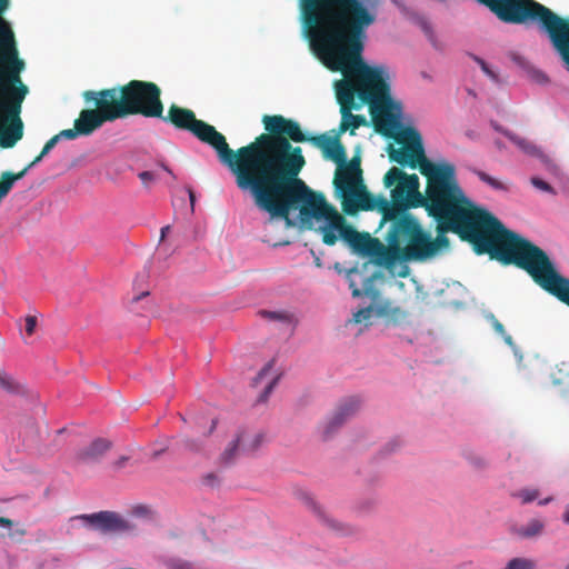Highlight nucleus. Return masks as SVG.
Wrapping results in <instances>:
<instances>
[{
  "label": "nucleus",
  "instance_id": "1",
  "mask_svg": "<svg viewBox=\"0 0 569 569\" xmlns=\"http://www.w3.org/2000/svg\"><path fill=\"white\" fill-rule=\"evenodd\" d=\"M426 193L419 191L417 174H408L397 167L383 177L391 190V201L370 193L363 182L359 162L352 161L339 171L337 187L345 191L343 212L353 216L359 211L377 210L387 219L409 214L410 208L422 207L438 223L439 236L446 231L468 241L477 254H489L502 264H515L550 295H555L565 277L555 268L548 254L538 246L506 229L490 212L473 206L460 188L452 163L440 162L426 176Z\"/></svg>",
  "mask_w": 569,
  "mask_h": 569
},
{
  "label": "nucleus",
  "instance_id": "2",
  "mask_svg": "<svg viewBox=\"0 0 569 569\" xmlns=\"http://www.w3.org/2000/svg\"><path fill=\"white\" fill-rule=\"evenodd\" d=\"M299 11L310 46L321 62L343 79L336 82L340 104V132L351 134L367 124L353 114L367 104L377 132L393 137L400 128L402 106L391 97L389 72L385 66L362 60L367 29L376 14L360 0H299Z\"/></svg>",
  "mask_w": 569,
  "mask_h": 569
},
{
  "label": "nucleus",
  "instance_id": "3",
  "mask_svg": "<svg viewBox=\"0 0 569 569\" xmlns=\"http://www.w3.org/2000/svg\"><path fill=\"white\" fill-rule=\"evenodd\" d=\"M178 129L190 131L201 142L209 144L218 154L219 160L233 174L236 186L250 196L257 190L284 148L287 139L279 137L281 132L299 138L298 128L287 121L283 116H263L262 123L268 133H261L247 146L232 150L226 137L213 126L199 120L192 110L171 104L167 116L160 118Z\"/></svg>",
  "mask_w": 569,
  "mask_h": 569
},
{
  "label": "nucleus",
  "instance_id": "4",
  "mask_svg": "<svg viewBox=\"0 0 569 569\" xmlns=\"http://www.w3.org/2000/svg\"><path fill=\"white\" fill-rule=\"evenodd\" d=\"M305 166L301 148L288 143L251 196L256 206L272 218L286 220L289 226H292L289 216L293 210H299L302 223H311L312 219L325 220L338 228L339 237L350 246L359 231L347 223L321 192L313 191L299 178Z\"/></svg>",
  "mask_w": 569,
  "mask_h": 569
},
{
  "label": "nucleus",
  "instance_id": "5",
  "mask_svg": "<svg viewBox=\"0 0 569 569\" xmlns=\"http://www.w3.org/2000/svg\"><path fill=\"white\" fill-rule=\"evenodd\" d=\"M381 216L383 222H391L386 236L387 246L367 232H359L349 246L359 254L372 257L378 266L392 268L397 262L425 261L449 246L446 236L432 239L412 214L397 216L395 219Z\"/></svg>",
  "mask_w": 569,
  "mask_h": 569
},
{
  "label": "nucleus",
  "instance_id": "6",
  "mask_svg": "<svg viewBox=\"0 0 569 569\" xmlns=\"http://www.w3.org/2000/svg\"><path fill=\"white\" fill-rule=\"evenodd\" d=\"M500 21L511 24L536 23L548 39L569 72V18L536 0H476Z\"/></svg>",
  "mask_w": 569,
  "mask_h": 569
},
{
  "label": "nucleus",
  "instance_id": "7",
  "mask_svg": "<svg viewBox=\"0 0 569 569\" xmlns=\"http://www.w3.org/2000/svg\"><path fill=\"white\" fill-rule=\"evenodd\" d=\"M119 119L129 116L161 118L164 106L160 87L151 81L130 80L122 86L106 89Z\"/></svg>",
  "mask_w": 569,
  "mask_h": 569
},
{
  "label": "nucleus",
  "instance_id": "8",
  "mask_svg": "<svg viewBox=\"0 0 569 569\" xmlns=\"http://www.w3.org/2000/svg\"><path fill=\"white\" fill-rule=\"evenodd\" d=\"M82 98L87 104H93L94 108L82 109L74 120L73 128L64 129L71 140L80 136H90L106 122L119 119L106 89L87 90L82 93Z\"/></svg>",
  "mask_w": 569,
  "mask_h": 569
},
{
  "label": "nucleus",
  "instance_id": "9",
  "mask_svg": "<svg viewBox=\"0 0 569 569\" xmlns=\"http://www.w3.org/2000/svg\"><path fill=\"white\" fill-rule=\"evenodd\" d=\"M92 529L101 533H121L132 529L129 521L113 511H99L81 517Z\"/></svg>",
  "mask_w": 569,
  "mask_h": 569
},
{
  "label": "nucleus",
  "instance_id": "10",
  "mask_svg": "<svg viewBox=\"0 0 569 569\" xmlns=\"http://www.w3.org/2000/svg\"><path fill=\"white\" fill-rule=\"evenodd\" d=\"M390 160L400 164L408 166L411 169L418 168L422 176H426L430 170L433 169L438 163L430 161L426 153L421 157L415 148L409 146H402L398 149H391L389 152Z\"/></svg>",
  "mask_w": 569,
  "mask_h": 569
},
{
  "label": "nucleus",
  "instance_id": "11",
  "mask_svg": "<svg viewBox=\"0 0 569 569\" xmlns=\"http://www.w3.org/2000/svg\"><path fill=\"white\" fill-rule=\"evenodd\" d=\"M361 400L358 397H349L340 401L335 412L326 423L323 433L329 437L340 428L349 418L353 417L360 409Z\"/></svg>",
  "mask_w": 569,
  "mask_h": 569
},
{
  "label": "nucleus",
  "instance_id": "12",
  "mask_svg": "<svg viewBox=\"0 0 569 569\" xmlns=\"http://www.w3.org/2000/svg\"><path fill=\"white\" fill-rule=\"evenodd\" d=\"M287 121H290L292 123L296 124V127L298 128V134L299 138H292V136L288 134V133H284V132H281L279 134V137H282L284 139H287L288 143L293 147L291 144V141L293 142H305V141H310L315 147L319 148L321 151H322V154L325 156L329 149L335 144V142L339 139V134H336V136H329L327 133H323V134H319V136H315V137H307L302 130H301V127L300 124L292 120V119H288V118H284Z\"/></svg>",
  "mask_w": 569,
  "mask_h": 569
},
{
  "label": "nucleus",
  "instance_id": "13",
  "mask_svg": "<svg viewBox=\"0 0 569 569\" xmlns=\"http://www.w3.org/2000/svg\"><path fill=\"white\" fill-rule=\"evenodd\" d=\"M323 157L326 159L335 161L338 164V168L336 170L335 178H333V186H335V190H336L338 197L341 200V206L343 207V200H345V197H347V196H346L345 191L340 190L336 184L339 171L347 168L352 161L357 160L360 163V159L355 157L349 162H346V158H347L346 149L342 146V143L340 142V139H338L335 142V144L329 149V151ZM359 168L361 169L360 166H359Z\"/></svg>",
  "mask_w": 569,
  "mask_h": 569
},
{
  "label": "nucleus",
  "instance_id": "14",
  "mask_svg": "<svg viewBox=\"0 0 569 569\" xmlns=\"http://www.w3.org/2000/svg\"><path fill=\"white\" fill-rule=\"evenodd\" d=\"M112 442L106 438H97L77 452V459L84 463L99 462L111 449Z\"/></svg>",
  "mask_w": 569,
  "mask_h": 569
},
{
  "label": "nucleus",
  "instance_id": "15",
  "mask_svg": "<svg viewBox=\"0 0 569 569\" xmlns=\"http://www.w3.org/2000/svg\"><path fill=\"white\" fill-rule=\"evenodd\" d=\"M302 500L306 502V505L310 506L315 512L319 516L320 520L333 532L341 535V536H350L356 532L355 528H352L350 525L342 523L333 518H330L328 515H326L320 507L316 505L313 499L307 495L301 493Z\"/></svg>",
  "mask_w": 569,
  "mask_h": 569
},
{
  "label": "nucleus",
  "instance_id": "16",
  "mask_svg": "<svg viewBox=\"0 0 569 569\" xmlns=\"http://www.w3.org/2000/svg\"><path fill=\"white\" fill-rule=\"evenodd\" d=\"M506 136L525 153L539 158L547 167L551 166V160L535 143L521 138L515 133L506 132Z\"/></svg>",
  "mask_w": 569,
  "mask_h": 569
},
{
  "label": "nucleus",
  "instance_id": "17",
  "mask_svg": "<svg viewBox=\"0 0 569 569\" xmlns=\"http://www.w3.org/2000/svg\"><path fill=\"white\" fill-rule=\"evenodd\" d=\"M398 141L400 143H402L403 146H409V147L415 148L416 151H418V153L421 157H423L425 148L422 144V138H421L420 132L417 129H415L412 127H407V128L402 129L399 133Z\"/></svg>",
  "mask_w": 569,
  "mask_h": 569
},
{
  "label": "nucleus",
  "instance_id": "18",
  "mask_svg": "<svg viewBox=\"0 0 569 569\" xmlns=\"http://www.w3.org/2000/svg\"><path fill=\"white\" fill-rule=\"evenodd\" d=\"M237 437H243V440L240 441L243 455H253L264 442V435L261 432L248 433L240 431Z\"/></svg>",
  "mask_w": 569,
  "mask_h": 569
},
{
  "label": "nucleus",
  "instance_id": "19",
  "mask_svg": "<svg viewBox=\"0 0 569 569\" xmlns=\"http://www.w3.org/2000/svg\"><path fill=\"white\" fill-rule=\"evenodd\" d=\"M243 440V437H237L227 446L223 452L220 455V462L222 465L232 463L236 458L242 453L240 441Z\"/></svg>",
  "mask_w": 569,
  "mask_h": 569
},
{
  "label": "nucleus",
  "instance_id": "20",
  "mask_svg": "<svg viewBox=\"0 0 569 569\" xmlns=\"http://www.w3.org/2000/svg\"><path fill=\"white\" fill-rule=\"evenodd\" d=\"M545 528L542 521L538 519H531L526 526H522L517 530V533L521 538H532L539 536Z\"/></svg>",
  "mask_w": 569,
  "mask_h": 569
},
{
  "label": "nucleus",
  "instance_id": "21",
  "mask_svg": "<svg viewBox=\"0 0 569 569\" xmlns=\"http://www.w3.org/2000/svg\"><path fill=\"white\" fill-rule=\"evenodd\" d=\"M462 455L473 468L483 469L487 467V460L473 449L466 448L463 449Z\"/></svg>",
  "mask_w": 569,
  "mask_h": 569
},
{
  "label": "nucleus",
  "instance_id": "22",
  "mask_svg": "<svg viewBox=\"0 0 569 569\" xmlns=\"http://www.w3.org/2000/svg\"><path fill=\"white\" fill-rule=\"evenodd\" d=\"M320 231L322 233V241L327 246H333L336 244L338 240V228H333L331 223L327 222V226L321 227Z\"/></svg>",
  "mask_w": 569,
  "mask_h": 569
},
{
  "label": "nucleus",
  "instance_id": "23",
  "mask_svg": "<svg viewBox=\"0 0 569 569\" xmlns=\"http://www.w3.org/2000/svg\"><path fill=\"white\" fill-rule=\"evenodd\" d=\"M472 172L485 183L489 184L491 188L496 189V190H505L506 187L502 182H500L499 180H497L496 178L489 176L488 173L481 171V170H478V169H473Z\"/></svg>",
  "mask_w": 569,
  "mask_h": 569
},
{
  "label": "nucleus",
  "instance_id": "24",
  "mask_svg": "<svg viewBox=\"0 0 569 569\" xmlns=\"http://www.w3.org/2000/svg\"><path fill=\"white\" fill-rule=\"evenodd\" d=\"M512 497L521 500L522 505L529 503L539 497V490L537 489H521L512 493Z\"/></svg>",
  "mask_w": 569,
  "mask_h": 569
},
{
  "label": "nucleus",
  "instance_id": "25",
  "mask_svg": "<svg viewBox=\"0 0 569 569\" xmlns=\"http://www.w3.org/2000/svg\"><path fill=\"white\" fill-rule=\"evenodd\" d=\"M510 569H536V561L529 558H512L508 561Z\"/></svg>",
  "mask_w": 569,
  "mask_h": 569
},
{
  "label": "nucleus",
  "instance_id": "26",
  "mask_svg": "<svg viewBox=\"0 0 569 569\" xmlns=\"http://www.w3.org/2000/svg\"><path fill=\"white\" fill-rule=\"evenodd\" d=\"M179 446L184 449L192 452H199L202 450V443L198 439L189 438V437H181L178 441Z\"/></svg>",
  "mask_w": 569,
  "mask_h": 569
},
{
  "label": "nucleus",
  "instance_id": "27",
  "mask_svg": "<svg viewBox=\"0 0 569 569\" xmlns=\"http://www.w3.org/2000/svg\"><path fill=\"white\" fill-rule=\"evenodd\" d=\"M0 386L8 392H19L20 387L12 377L7 373L0 372Z\"/></svg>",
  "mask_w": 569,
  "mask_h": 569
},
{
  "label": "nucleus",
  "instance_id": "28",
  "mask_svg": "<svg viewBox=\"0 0 569 569\" xmlns=\"http://www.w3.org/2000/svg\"><path fill=\"white\" fill-rule=\"evenodd\" d=\"M66 133L67 132H64V130H61L59 133L50 138L41 150L42 154L47 156L61 139L71 140V138Z\"/></svg>",
  "mask_w": 569,
  "mask_h": 569
},
{
  "label": "nucleus",
  "instance_id": "29",
  "mask_svg": "<svg viewBox=\"0 0 569 569\" xmlns=\"http://www.w3.org/2000/svg\"><path fill=\"white\" fill-rule=\"evenodd\" d=\"M490 319L495 331L503 338L507 345L512 346V337L506 332L503 325L493 315H491Z\"/></svg>",
  "mask_w": 569,
  "mask_h": 569
},
{
  "label": "nucleus",
  "instance_id": "30",
  "mask_svg": "<svg viewBox=\"0 0 569 569\" xmlns=\"http://www.w3.org/2000/svg\"><path fill=\"white\" fill-rule=\"evenodd\" d=\"M529 78L539 83V84H547L550 82L549 77L540 69L530 67L528 70Z\"/></svg>",
  "mask_w": 569,
  "mask_h": 569
},
{
  "label": "nucleus",
  "instance_id": "31",
  "mask_svg": "<svg viewBox=\"0 0 569 569\" xmlns=\"http://www.w3.org/2000/svg\"><path fill=\"white\" fill-rule=\"evenodd\" d=\"M560 301L569 306V279L565 278L557 291L553 295Z\"/></svg>",
  "mask_w": 569,
  "mask_h": 569
},
{
  "label": "nucleus",
  "instance_id": "32",
  "mask_svg": "<svg viewBox=\"0 0 569 569\" xmlns=\"http://www.w3.org/2000/svg\"><path fill=\"white\" fill-rule=\"evenodd\" d=\"M372 311H373V308L371 306H369L367 308H362L353 315L352 321L355 323L366 322L371 318Z\"/></svg>",
  "mask_w": 569,
  "mask_h": 569
},
{
  "label": "nucleus",
  "instance_id": "33",
  "mask_svg": "<svg viewBox=\"0 0 569 569\" xmlns=\"http://www.w3.org/2000/svg\"><path fill=\"white\" fill-rule=\"evenodd\" d=\"M530 182H531V184L535 188H537V189H539L541 191H545V192H548V193H552V194L556 193L555 189L548 182H546L545 180H542V179H540L538 177H532L530 179Z\"/></svg>",
  "mask_w": 569,
  "mask_h": 569
},
{
  "label": "nucleus",
  "instance_id": "34",
  "mask_svg": "<svg viewBox=\"0 0 569 569\" xmlns=\"http://www.w3.org/2000/svg\"><path fill=\"white\" fill-rule=\"evenodd\" d=\"M263 317L270 319V320H278V321H290V315L287 312H279V311H262L261 312Z\"/></svg>",
  "mask_w": 569,
  "mask_h": 569
},
{
  "label": "nucleus",
  "instance_id": "35",
  "mask_svg": "<svg viewBox=\"0 0 569 569\" xmlns=\"http://www.w3.org/2000/svg\"><path fill=\"white\" fill-rule=\"evenodd\" d=\"M372 279H367V283L363 286V291L357 288L353 282L350 283V287L352 288V296L353 297H360L362 293H366L367 296H376V292H371L369 286L371 284Z\"/></svg>",
  "mask_w": 569,
  "mask_h": 569
},
{
  "label": "nucleus",
  "instance_id": "36",
  "mask_svg": "<svg viewBox=\"0 0 569 569\" xmlns=\"http://www.w3.org/2000/svg\"><path fill=\"white\" fill-rule=\"evenodd\" d=\"M278 377L273 378L264 388L263 392L259 397V401H266L269 397V395L272 392L274 386L278 382Z\"/></svg>",
  "mask_w": 569,
  "mask_h": 569
},
{
  "label": "nucleus",
  "instance_id": "37",
  "mask_svg": "<svg viewBox=\"0 0 569 569\" xmlns=\"http://www.w3.org/2000/svg\"><path fill=\"white\" fill-rule=\"evenodd\" d=\"M37 327V318L34 316H27L26 318V332L28 336H32L34 333Z\"/></svg>",
  "mask_w": 569,
  "mask_h": 569
},
{
  "label": "nucleus",
  "instance_id": "38",
  "mask_svg": "<svg viewBox=\"0 0 569 569\" xmlns=\"http://www.w3.org/2000/svg\"><path fill=\"white\" fill-rule=\"evenodd\" d=\"M139 178L148 187L154 180V174L151 171H142L139 173Z\"/></svg>",
  "mask_w": 569,
  "mask_h": 569
},
{
  "label": "nucleus",
  "instance_id": "39",
  "mask_svg": "<svg viewBox=\"0 0 569 569\" xmlns=\"http://www.w3.org/2000/svg\"><path fill=\"white\" fill-rule=\"evenodd\" d=\"M478 62L480 63L482 71L488 77H490L493 81H498V76L488 67V64L483 60L479 59Z\"/></svg>",
  "mask_w": 569,
  "mask_h": 569
},
{
  "label": "nucleus",
  "instance_id": "40",
  "mask_svg": "<svg viewBox=\"0 0 569 569\" xmlns=\"http://www.w3.org/2000/svg\"><path fill=\"white\" fill-rule=\"evenodd\" d=\"M219 482L218 480V477L216 473L213 472H210V473H207L204 477H203V483L207 485V486H211L213 487L214 485H217Z\"/></svg>",
  "mask_w": 569,
  "mask_h": 569
},
{
  "label": "nucleus",
  "instance_id": "41",
  "mask_svg": "<svg viewBox=\"0 0 569 569\" xmlns=\"http://www.w3.org/2000/svg\"><path fill=\"white\" fill-rule=\"evenodd\" d=\"M272 367V363L269 362L267 363L261 370L260 372L258 373V376L254 378V383H258V381H260L266 375L267 372L271 369Z\"/></svg>",
  "mask_w": 569,
  "mask_h": 569
},
{
  "label": "nucleus",
  "instance_id": "42",
  "mask_svg": "<svg viewBox=\"0 0 569 569\" xmlns=\"http://www.w3.org/2000/svg\"><path fill=\"white\" fill-rule=\"evenodd\" d=\"M511 58L512 60L520 64V66H526L527 64V60L525 59V57L520 56V54H517V53H512L511 54Z\"/></svg>",
  "mask_w": 569,
  "mask_h": 569
},
{
  "label": "nucleus",
  "instance_id": "43",
  "mask_svg": "<svg viewBox=\"0 0 569 569\" xmlns=\"http://www.w3.org/2000/svg\"><path fill=\"white\" fill-rule=\"evenodd\" d=\"M127 460H128V457H126V456L120 457V458L114 462V467H116L117 469L122 468V467L124 466V463L127 462Z\"/></svg>",
  "mask_w": 569,
  "mask_h": 569
},
{
  "label": "nucleus",
  "instance_id": "44",
  "mask_svg": "<svg viewBox=\"0 0 569 569\" xmlns=\"http://www.w3.org/2000/svg\"><path fill=\"white\" fill-rule=\"evenodd\" d=\"M0 525L4 526L7 528H11L12 527V521L10 519H8V518L0 517Z\"/></svg>",
  "mask_w": 569,
  "mask_h": 569
},
{
  "label": "nucleus",
  "instance_id": "45",
  "mask_svg": "<svg viewBox=\"0 0 569 569\" xmlns=\"http://www.w3.org/2000/svg\"><path fill=\"white\" fill-rule=\"evenodd\" d=\"M401 445V441L399 439L392 440L388 446H391L389 451H395L396 447H399Z\"/></svg>",
  "mask_w": 569,
  "mask_h": 569
},
{
  "label": "nucleus",
  "instance_id": "46",
  "mask_svg": "<svg viewBox=\"0 0 569 569\" xmlns=\"http://www.w3.org/2000/svg\"><path fill=\"white\" fill-rule=\"evenodd\" d=\"M170 230V226H166V227H162L161 228V237H160V240H163L167 236V233L169 232Z\"/></svg>",
  "mask_w": 569,
  "mask_h": 569
},
{
  "label": "nucleus",
  "instance_id": "47",
  "mask_svg": "<svg viewBox=\"0 0 569 569\" xmlns=\"http://www.w3.org/2000/svg\"><path fill=\"white\" fill-rule=\"evenodd\" d=\"M562 519L566 523L569 525V506L566 508L565 512H563V516H562Z\"/></svg>",
  "mask_w": 569,
  "mask_h": 569
},
{
  "label": "nucleus",
  "instance_id": "48",
  "mask_svg": "<svg viewBox=\"0 0 569 569\" xmlns=\"http://www.w3.org/2000/svg\"><path fill=\"white\" fill-rule=\"evenodd\" d=\"M550 501H552V497H548V498H546V499H542V500H540L538 503H539L540 506H545V505H548Z\"/></svg>",
  "mask_w": 569,
  "mask_h": 569
},
{
  "label": "nucleus",
  "instance_id": "49",
  "mask_svg": "<svg viewBox=\"0 0 569 569\" xmlns=\"http://www.w3.org/2000/svg\"><path fill=\"white\" fill-rule=\"evenodd\" d=\"M189 197H190L191 207L193 208V204H194V193H193L192 190H189Z\"/></svg>",
  "mask_w": 569,
  "mask_h": 569
},
{
  "label": "nucleus",
  "instance_id": "50",
  "mask_svg": "<svg viewBox=\"0 0 569 569\" xmlns=\"http://www.w3.org/2000/svg\"><path fill=\"white\" fill-rule=\"evenodd\" d=\"M148 295H149V292H148V291H144V292H142L141 295L137 296V297L134 298V300H136V301H137V300H140L142 297H147Z\"/></svg>",
  "mask_w": 569,
  "mask_h": 569
},
{
  "label": "nucleus",
  "instance_id": "51",
  "mask_svg": "<svg viewBox=\"0 0 569 569\" xmlns=\"http://www.w3.org/2000/svg\"><path fill=\"white\" fill-rule=\"evenodd\" d=\"M214 428H216V420H212V425H211V428H210V432H212Z\"/></svg>",
  "mask_w": 569,
  "mask_h": 569
},
{
  "label": "nucleus",
  "instance_id": "52",
  "mask_svg": "<svg viewBox=\"0 0 569 569\" xmlns=\"http://www.w3.org/2000/svg\"><path fill=\"white\" fill-rule=\"evenodd\" d=\"M162 168H163L167 172L171 173V170H170L167 166L162 164Z\"/></svg>",
  "mask_w": 569,
  "mask_h": 569
},
{
  "label": "nucleus",
  "instance_id": "53",
  "mask_svg": "<svg viewBox=\"0 0 569 569\" xmlns=\"http://www.w3.org/2000/svg\"><path fill=\"white\" fill-rule=\"evenodd\" d=\"M503 569H510V566L507 563Z\"/></svg>",
  "mask_w": 569,
  "mask_h": 569
},
{
  "label": "nucleus",
  "instance_id": "54",
  "mask_svg": "<svg viewBox=\"0 0 569 569\" xmlns=\"http://www.w3.org/2000/svg\"><path fill=\"white\" fill-rule=\"evenodd\" d=\"M565 569H569V563L565 567Z\"/></svg>",
  "mask_w": 569,
  "mask_h": 569
}]
</instances>
